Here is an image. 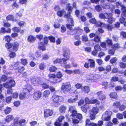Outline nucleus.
Instances as JSON below:
<instances>
[{
  "label": "nucleus",
  "mask_w": 126,
  "mask_h": 126,
  "mask_svg": "<svg viewBox=\"0 0 126 126\" xmlns=\"http://www.w3.org/2000/svg\"><path fill=\"white\" fill-rule=\"evenodd\" d=\"M3 39L7 42L5 44V46L7 49L11 48L13 47V49H16L17 47H18L19 43L17 41L14 42L13 43H11L10 42L12 40L11 37L9 35H6L3 37Z\"/></svg>",
  "instance_id": "f257e3e1"
},
{
  "label": "nucleus",
  "mask_w": 126,
  "mask_h": 126,
  "mask_svg": "<svg viewBox=\"0 0 126 126\" xmlns=\"http://www.w3.org/2000/svg\"><path fill=\"white\" fill-rule=\"evenodd\" d=\"M51 99V101L52 102L51 103V106L54 107H57L60 102H62L63 100L62 97L55 94L53 95Z\"/></svg>",
  "instance_id": "f03ea898"
},
{
  "label": "nucleus",
  "mask_w": 126,
  "mask_h": 126,
  "mask_svg": "<svg viewBox=\"0 0 126 126\" xmlns=\"http://www.w3.org/2000/svg\"><path fill=\"white\" fill-rule=\"evenodd\" d=\"M95 66V63L94 60L93 59H89L88 60V62H85L84 64V66L86 69L94 68Z\"/></svg>",
  "instance_id": "7ed1b4c3"
},
{
  "label": "nucleus",
  "mask_w": 126,
  "mask_h": 126,
  "mask_svg": "<svg viewBox=\"0 0 126 126\" xmlns=\"http://www.w3.org/2000/svg\"><path fill=\"white\" fill-rule=\"evenodd\" d=\"M83 32V30L80 28L79 27H75L71 31H68L67 32V34L68 35H73L74 34H80L82 33Z\"/></svg>",
  "instance_id": "20e7f679"
},
{
  "label": "nucleus",
  "mask_w": 126,
  "mask_h": 126,
  "mask_svg": "<svg viewBox=\"0 0 126 126\" xmlns=\"http://www.w3.org/2000/svg\"><path fill=\"white\" fill-rule=\"evenodd\" d=\"M111 112L109 110L105 112L102 117V120L107 121L110 120L111 118Z\"/></svg>",
  "instance_id": "39448f33"
},
{
  "label": "nucleus",
  "mask_w": 126,
  "mask_h": 126,
  "mask_svg": "<svg viewBox=\"0 0 126 126\" xmlns=\"http://www.w3.org/2000/svg\"><path fill=\"white\" fill-rule=\"evenodd\" d=\"M19 47V44L18 47H17V48H16L15 50L13 49V47H12L10 49H7L8 51L10 53H9L8 56L10 58H14L16 56V54L15 53L18 50Z\"/></svg>",
  "instance_id": "423d86ee"
},
{
  "label": "nucleus",
  "mask_w": 126,
  "mask_h": 126,
  "mask_svg": "<svg viewBox=\"0 0 126 126\" xmlns=\"http://www.w3.org/2000/svg\"><path fill=\"white\" fill-rule=\"evenodd\" d=\"M71 85L69 83L66 82L65 83H63L61 87L62 91L64 94H66L69 90V88Z\"/></svg>",
  "instance_id": "0eeeda50"
},
{
  "label": "nucleus",
  "mask_w": 126,
  "mask_h": 126,
  "mask_svg": "<svg viewBox=\"0 0 126 126\" xmlns=\"http://www.w3.org/2000/svg\"><path fill=\"white\" fill-rule=\"evenodd\" d=\"M85 102L86 104H96V105H99L100 103V102L96 99L91 100L87 97L85 98Z\"/></svg>",
  "instance_id": "6e6552de"
},
{
  "label": "nucleus",
  "mask_w": 126,
  "mask_h": 126,
  "mask_svg": "<svg viewBox=\"0 0 126 126\" xmlns=\"http://www.w3.org/2000/svg\"><path fill=\"white\" fill-rule=\"evenodd\" d=\"M19 63V62H16L14 65V66H16L18 67L16 69L15 72L16 73L21 74L25 70V68L23 66L18 67Z\"/></svg>",
  "instance_id": "1a4fd4ad"
},
{
  "label": "nucleus",
  "mask_w": 126,
  "mask_h": 126,
  "mask_svg": "<svg viewBox=\"0 0 126 126\" xmlns=\"http://www.w3.org/2000/svg\"><path fill=\"white\" fill-rule=\"evenodd\" d=\"M98 99L101 101H104L106 99V96L104 94V92L101 91H99L96 93Z\"/></svg>",
  "instance_id": "9d476101"
},
{
  "label": "nucleus",
  "mask_w": 126,
  "mask_h": 126,
  "mask_svg": "<svg viewBox=\"0 0 126 126\" xmlns=\"http://www.w3.org/2000/svg\"><path fill=\"white\" fill-rule=\"evenodd\" d=\"M56 77L58 79H53V83H55L59 82L61 80L60 79L63 76V74L60 71L57 72L56 75Z\"/></svg>",
  "instance_id": "9b49d317"
},
{
  "label": "nucleus",
  "mask_w": 126,
  "mask_h": 126,
  "mask_svg": "<svg viewBox=\"0 0 126 126\" xmlns=\"http://www.w3.org/2000/svg\"><path fill=\"white\" fill-rule=\"evenodd\" d=\"M100 26H101L105 29H106L108 31H111L113 28V26L109 24H106L101 22L99 25Z\"/></svg>",
  "instance_id": "f8f14e48"
},
{
  "label": "nucleus",
  "mask_w": 126,
  "mask_h": 126,
  "mask_svg": "<svg viewBox=\"0 0 126 126\" xmlns=\"http://www.w3.org/2000/svg\"><path fill=\"white\" fill-rule=\"evenodd\" d=\"M44 117H47L49 116H51L52 115L53 111L51 110L46 109L44 110Z\"/></svg>",
  "instance_id": "ddd939ff"
},
{
  "label": "nucleus",
  "mask_w": 126,
  "mask_h": 126,
  "mask_svg": "<svg viewBox=\"0 0 126 126\" xmlns=\"http://www.w3.org/2000/svg\"><path fill=\"white\" fill-rule=\"evenodd\" d=\"M42 93L39 91L34 92L33 94V98L36 100L39 99L41 97Z\"/></svg>",
  "instance_id": "4468645a"
},
{
  "label": "nucleus",
  "mask_w": 126,
  "mask_h": 126,
  "mask_svg": "<svg viewBox=\"0 0 126 126\" xmlns=\"http://www.w3.org/2000/svg\"><path fill=\"white\" fill-rule=\"evenodd\" d=\"M116 5L118 8L120 7H122V10L124 13V15L126 16V8L125 7L124 5L121 4V2H117Z\"/></svg>",
  "instance_id": "2eb2a0df"
},
{
  "label": "nucleus",
  "mask_w": 126,
  "mask_h": 126,
  "mask_svg": "<svg viewBox=\"0 0 126 126\" xmlns=\"http://www.w3.org/2000/svg\"><path fill=\"white\" fill-rule=\"evenodd\" d=\"M107 18L106 17V16H99L100 18H104V19H107V21L110 24H111L114 21V18L112 16H107Z\"/></svg>",
  "instance_id": "dca6fc26"
},
{
  "label": "nucleus",
  "mask_w": 126,
  "mask_h": 126,
  "mask_svg": "<svg viewBox=\"0 0 126 126\" xmlns=\"http://www.w3.org/2000/svg\"><path fill=\"white\" fill-rule=\"evenodd\" d=\"M45 43L42 42H40L38 43V48L43 51L46 50V45Z\"/></svg>",
  "instance_id": "f3484780"
},
{
  "label": "nucleus",
  "mask_w": 126,
  "mask_h": 126,
  "mask_svg": "<svg viewBox=\"0 0 126 126\" xmlns=\"http://www.w3.org/2000/svg\"><path fill=\"white\" fill-rule=\"evenodd\" d=\"M36 40V37L32 35H30L27 38L28 41L31 43H33Z\"/></svg>",
  "instance_id": "a211bd4d"
},
{
  "label": "nucleus",
  "mask_w": 126,
  "mask_h": 126,
  "mask_svg": "<svg viewBox=\"0 0 126 126\" xmlns=\"http://www.w3.org/2000/svg\"><path fill=\"white\" fill-rule=\"evenodd\" d=\"M57 14L58 16H70L67 15V13L66 14V11L64 10H63L61 11H58Z\"/></svg>",
  "instance_id": "6ab92c4d"
},
{
  "label": "nucleus",
  "mask_w": 126,
  "mask_h": 126,
  "mask_svg": "<svg viewBox=\"0 0 126 126\" xmlns=\"http://www.w3.org/2000/svg\"><path fill=\"white\" fill-rule=\"evenodd\" d=\"M75 97L73 99L70 98L68 99V102L69 103H72L77 101L78 99V95L75 94Z\"/></svg>",
  "instance_id": "aec40b11"
},
{
  "label": "nucleus",
  "mask_w": 126,
  "mask_h": 126,
  "mask_svg": "<svg viewBox=\"0 0 126 126\" xmlns=\"http://www.w3.org/2000/svg\"><path fill=\"white\" fill-rule=\"evenodd\" d=\"M89 105L87 104L84 105L81 107L82 110L85 113H86L87 112V110L89 109Z\"/></svg>",
  "instance_id": "412c9836"
},
{
  "label": "nucleus",
  "mask_w": 126,
  "mask_h": 126,
  "mask_svg": "<svg viewBox=\"0 0 126 126\" xmlns=\"http://www.w3.org/2000/svg\"><path fill=\"white\" fill-rule=\"evenodd\" d=\"M2 85L0 84V103L2 101L4 98L3 95L1 94L2 92Z\"/></svg>",
  "instance_id": "4be33fe9"
},
{
  "label": "nucleus",
  "mask_w": 126,
  "mask_h": 126,
  "mask_svg": "<svg viewBox=\"0 0 126 126\" xmlns=\"http://www.w3.org/2000/svg\"><path fill=\"white\" fill-rule=\"evenodd\" d=\"M66 9L68 10V12L67 13V15H70L73 9V8L71 7L69 3L67 4L66 6Z\"/></svg>",
  "instance_id": "5701e85b"
},
{
  "label": "nucleus",
  "mask_w": 126,
  "mask_h": 126,
  "mask_svg": "<svg viewBox=\"0 0 126 126\" xmlns=\"http://www.w3.org/2000/svg\"><path fill=\"white\" fill-rule=\"evenodd\" d=\"M66 109V107L63 105H62L60 107L59 110L60 113H64L65 112Z\"/></svg>",
  "instance_id": "b1692460"
},
{
  "label": "nucleus",
  "mask_w": 126,
  "mask_h": 126,
  "mask_svg": "<svg viewBox=\"0 0 126 126\" xmlns=\"http://www.w3.org/2000/svg\"><path fill=\"white\" fill-rule=\"evenodd\" d=\"M40 80L38 79H33L32 83L33 85L36 86H38L40 84Z\"/></svg>",
  "instance_id": "393cba45"
},
{
  "label": "nucleus",
  "mask_w": 126,
  "mask_h": 126,
  "mask_svg": "<svg viewBox=\"0 0 126 126\" xmlns=\"http://www.w3.org/2000/svg\"><path fill=\"white\" fill-rule=\"evenodd\" d=\"M14 118V117L13 115L10 114L6 116L5 121L7 122H9L12 120Z\"/></svg>",
  "instance_id": "a878e982"
},
{
  "label": "nucleus",
  "mask_w": 126,
  "mask_h": 126,
  "mask_svg": "<svg viewBox=\"0 0 126 126\" xmlns=\"http://www.w3.org/2000/svg\"><path fill=\"white\" fill-rule=\"evenodd\" d=\"M27 93L24 92V90L23 92L20 93L19 95V98L21 100L24 99L26 96Z\"/></svg>",
  "instance_id": "bb28decb"
},
{
  "label": "nucleus",
  "mask_w": 126,
  "mask_h": 126,
  "mask_svg": "<svg viewBox=\"0 0 126 126\" xmlns=\"http://www.w3.org/2000/svg\"><path fill=\"white\" fill-rule=\"evenodd\" d=\"M111 48L115 50L118 49L121 47L119 46V44L118 43H114L112 45Z\"/></svg>",
  "instance_id": "cd10ccee"
},
{
  "label": "nucleus",
  "mask_w": 126,
  "mask_h": 126,
  "mask_svg": "<svg viewBox=\"0 0 126 126\" xmlns=\"http://www.w3.org/2000/svg\"><path fill=\"white\" fill-rule=\"evenodd\" d=\"M15 122H17L18 123V124L20 126H24L25 125L26 120L25 119H21L19 121L17 120Z\"/></svg>",
  "instance_id": "c85d7f7f"
},
{
  "label": "nucleus",
  "mask_w": 126,
  "mask_h": 126,
  "mask_svg": "<svg viewBox=\"0 0 126 126\" xmlns=\"http://www.w3.org/2000/svg\"><path fill=\"white\" fill-rule=\"evenodd\" d=\"M98 109L96 107H94L92 109L90 110V112L91 113L96 114L98 112Z\"/></svg>",
  "instance_id": "c756f323"
},
{
  "label": "nucleus",
  "mask_w": 126,
  "mask_h": 126,
  "mask_svg": "<svg viewBox=\"0 0 126 126\" xmlns=\"http://www.w3.org/2000/svg\"><path fill=\"white\" fill-rule=\"evenodd\" d=\"M101 37L100 36L97 35L95 36L93 39L94 41L96 43H99L101 42Z\"/></svg>",
  "instance_id": "7c9ffc66"
},
{
  "label": "nucleus",
  "mask_w": 126,
  "mask_h": 126,
  "mask_svg": "<svg viewBox=\"0 0 126 126\" xmlns=\"http://www.w3.org/2000/svg\"><path fill=\"white\" fill-rule=\"evenodd\" d=\"M68 59L64 58H60V64L61 66H63L64 64L66 63V61Z\"/></svg>",
  "instance_id": "2f4dec72"
},
{
  "label": "nucleus",
  "mask_w": 126,
  "mask_h": 126,
  "mask_svg": "<svg viewBox=\"0 0 126 126\" xmlns=\"http://www.w3.org/2000/svg\"><path fill=\"white\" fill-rule=\"evenodd\" d=\"M68 92L71 94H74L76 93L77 90L75 89L74 88L71 87V85L70 87Z\"/></svg>",
  "instance_id": "473e14b6"
},
{
  "label": "nucleus",
  "mask_w": 126,
  "mask_h": 126,
  "mask_svg": "<svg viewBox=\"0 0 126 126\" xmlns=\"http://www.w3.org/2000/svg\"><path fill=\"white\" fill-rule=\"evenodd\" d=\"M109 96L111 98L115 99L117 98V95L116 92H113L110 93Z\"/></svg>",
  "instance_id": "72a5a7b5"
},
{
  "label": "nucleus",
  "mask_w": 126,
  "mask_h": 126,
  "mask_svg": "<svg viewBox=\"0 0 126 126\" xmlns=\"http://www.w3.org/2000/svg\"><path fill=\"white\" fill-rule=\"evenodd\" d=\"M106 71L104 72L105 74H107L108 72H110L111 70V66L109 65H108L105 69Z\"/></svg>",
  "instance_id": "f704fd0d"
},
{
  "label": "nucleus",
  "mask_w": 126,
  "mask_h": 126,
  "mask_svg": "<svg viewBox=\"0 0 126 126\" xmlns=\"http://www.w3.org/2000/svg\"><path fill=\"white\" fill-rule=\"evenodd\" d=\"M50 94V92L48 90H46L43 93V96L45 97H47Z\"/></svg>",
  "instance_id": "c9c22d12"
},
{
  "label": "nucleus",
  "mask_w": 126,
  "mask_h": 126,
  "mask_svg": "<svg viewBox=\"0 0 126 126\" xmlns=\"http://www.w3.org/2000/svg\"><path fill=\"white\" fill-rule=\"evenodd\" d=\"M65 17L66 16V18H67V20L69 24H72V25L73 26H74V22L73 20V19L70 17L71 16H64Z\"/></svg>",
  "instance_id": "e433bc0d"
},
{
  "label": "nucleus",
  "mask_w": 126,
  "mask_h": 126,
  "mask_svg": "<svg viewBox=\"0 0 126 126\" xmlns=\"http://www.w3.org/2000/svg\"><path fill=\"white\" fill-rule=\"evenodd\" d=\"M11 110L12 109L10 107H7L4 110V111L6 114H7L10 113Z\"/></svg>",
  "instance_id": "4c0bfd02"
},
{
  "label": "nucleus",
  "mask_w": 126,
  "mask_h": 126,
  "mask_svg": "<svg viewBox=\"0 0 126 126\" xmlns=\"http://www.w3.org/2000/svg\"><path fill=\"white\" fill-rule=\"evenodd\" d=\"M120 105L121 104L120 102L116 101L114 102L112 105V106L115 108H118Z\"/></svg>",
  "instance_id": "58836bf2"
},
{
  "label": "nucleus",
  "mask_w": 126,
  "mask_h": 126,
  "mask_svg": "<svg viewBox=\"0 0 126 126\" xmlns=\"http://www.w3.org/2000/svg\"><path fill=\"white\" fill-rule=\"evenodd\" d=\"M41 85L42 87L44 89H48L49 87V85L45 82H44Z\"/></svg>",
  "instance_id": "ea45409f"
},
{
  "label": "nucleus",
  "mask_w": 126,
  "mask_h": 126,
  "mask_svg": "<svg viewBox=\"0 0 126 126\" xmlns=\"http://www.w3.org/2000/svg\"><path fill=\"white\" fill-rule=\"evenodd\" d=\"M82 40L83 41L86 42L89 40L87 35H84L81 36Z\"/></svg>",
  "instance_id": "a19ab883"
},
{
  "label": "nucleus",
  "mask_w": 126,
  "mask_h": 126,
  "mask_svg": "<svg viewBox=\"0 0 126 126\" xmlns=\"http://www.w3.org/2000/svg\"><path fill=\"white\" fill-rule=\"evenodd\" d=\"M12 100V97L11 96L7 97L5 99V102L7 104L10 103Z\"/></svg>",
  "instance_id": "79ce46f5"
},
{
  "label": "nucleus",
  "mask_w": 126,
  "mask_h": 126,
  "mask_svg": "<svg viewBox=\"0 0 126 126\" xmlns=\"http://www.w3.org/2000/svg\"><path fill=\"white\" fill-rule=\"evenodd\" d=\"M20 60L21 63L23 65L25 66L27 64L28 62L27 59L22 58Z\"/></svg>",
  "instance_id": "37998d69"
},
{
  "label": "nucleus",
  "mask_w": 126,
  "mask_h": 126,
  "mask_svg": "<svg viewBox=\"0 0 126 126\" xmlns=\"http://www.w3.org/2000/svg\"><path fill=\"white\" fill-rule=\"evenodd\" d=\"M106 42L107 45L109 46H110L112 45L113 42L112 40L109 38H107L106 41Z\"/></svg>",
  "instance_id": "c03bdc74"
},
{
  "label": "nucleus",
  "mask_w": 126,
  "mask_h": 126,
  "mask_svg": "<svg viewBox=\"0 0 126 126\" xmlns=\"http://www.w3.org/2000/svg\"><path fill=\"white\" fill-rule=\"evenodd\" d=\"M63 56L64 57L66 58V59H68V58H69V55L66 50H65L63 51Z\"/></svg>",
  "instance_id": "a18cd8bd"
},
{
  "label": "nucleus",
  "mask_w": 126,
  "mask_h": 126,
  "mask_svg": "<svg viewBox=\"0 0 126 126\" xmlns=\"http://www.w3.org/2000/svg\"><path fill=\"white\" fill-rule=\"evenodd\" d=\"M57 69V68L55 66H52L49 68V71L51 72H55Z\"/></svg>",
  "instance_id": "49530a36"
},
{
  "label": "nucleus",
  "mask_w": 126,
  "mask_h": 126,
  "mask_svg": "<svg viewBox=\"0 0 126 126\" xmlns=\"http://www.w3.org/2000/svg\"><path fill=\"white\" fill-rule=\"evenodd\" d=\"M48 38L51 42L54 43L55 42V37L52 36L50 35L48 37Z\"/></svg>",
  "instance_id": "de8ad7c7"
},
{
  "label": "nucleus",
  "mask_w": 126,
  "mask_h": 126,
  "mask_svg": "<svg viewBox=\"0 0 126 126\" xmlns=\"http://www.w3.org/2000/svg\"><path fill=\"white\" fill-rule=\"evenodd\" d=\"M117 59L116 57H113L110 60V63L112 64L115 63L117 61Z\"/></svg>",
  "instance_id": "09e8293b"
},
{
  "label": "nucleus",
  "mask_w": 126,
  "mask_h": 126,
  "mask_svg": "<svg viewBox=\"0 0 126 126\" xmlns=\"http://www.w3.org/2000/svg\"><path fill=\"white\" fill-rule=\"evenodd\" d=\"M89 118L90 120H93L95 118V115L96 114L90 112Z\"/></svg>",
  "instance_id": "8fccbe9b"
},
{
  "label": "nucleus",
  "mask_w": 126,
  "mask_h": 126,
  "mask_svg": "<svg viewBox=\"0 0 126 126\" xmlns=\"http://www.w3.org/2000/svg\"><path fill=\"white\" fill-rule=\"evenodd\" d=\"M96 63L99 65H101L103 63V62L101 59H98L96 60Z\"/></svg>",
  "instance_id": "3c124183"
},
{
  "label": "nucleus",
  "mask_w": 126,
  "mask_h": 126,
  "mask_svg": "<svg viewBox=\"0 0 126 126\" xmlns=\"http://www.w3.org/2000/svg\"><path fill=\"white\" fill-rule=\"evenodd\" d=\"M12 29L13 31L17 32H19L20 30V28L16 27H14L12 28Z\"/></svg>",
  "instance_id": "603ef678"
},
{
  "label": "nucleus",
  "mask_w": 126,
  "mask_h": 126,
  "mask_svg": "<svg viewBox=\"0 0 126 126\" xmlns=\"http://www.w3.org/2000/svg\"><path fill=\"white\" fill-rule=\"evenodd\" d=\"M115 51L112 48V49H109L108 51V53L110 54V55H113L114 54Z\"/></svg>",
  "instance_id": "864d4df0"
},
{
  "label": "nucleus",
  "mask_w": 126,
  "mask_h": 126,
  "mask_svg": "<svg viewBox=\"0 0 126 126\" xmlns=\"http://www.w3.org/2000/svg\"><path fill=\"white\" fill-rule=\"evenodd\" d=\"M111 73L112 74L117 73H119V70L117 68H113L111 71Z\"/></svg>",
  "instance_id": "5fc2aeb1"
},
{
  "label": "nucleus",
  "mask_w": 126,
  "mask_h": 126,
  "mask_svg": "<svg viewBox=\"0 0 126 126\" xmlns=\"http://www.w3.org/2000/svg\"><path fill=\"white\" fill-rule=\"evenodd\" d=\"M64 118L65 117L63 115H60L58 118L57 120L60 122L61 123Z\"/></svg>",
  "instance_id": "6e6d98bb"
},
{
  "label": "nucleus",
  "mask_w": 126,
  "mask_h": 126,
  "mask_svg": "<svg viewBox=\"0 0 126 126\" xmlns=\"http://www.w3.org/2000/svg\"><path fill=\"white\" fill-rule=\"evenodd\" d=\"M75 117L77 119L80 120H81L82 118V115L79 113H78Z\"/></svg>",
  "instance_id": "4d7b16f0"
},
{
  "label": "nucleus",
  "mask_w": 126,
  "mask_h": 126,
  "mask_svg": "<svg viewBox=\"0 0 126 126\" xmlns=\"http://www.w3.org/2000/svg\"><path fill=\"white\" fill-rule=\"evenodd\" d=\"M117 118L120 119H122L123 118V114L121 113H118L116 115Z\"/></svg>",
  "instance_id": "13d9d810"
},
{
  "label": "nucleus",
  "mask_w": 126,
  "mask_h": 126,
  "mask_svg": "<svg viewBox=\"0 0 126 126\" xmlns=\"http://www.w3.org/2000/svg\"><path fill=\"white\" fill-rule=\"evenodd\" d=\"M118 79L119 78L118 77L113 76L112 77L111 80V81L112 82H116L118 81Z\"/></svg>",
  "instance_id": "bf43d9fd"
},
{
  "label": "nucleus",
  "mask_w": 126,
  "mask_h": 126,
  "mask_svg": "<svg viewBox=\"0 0 126 126\" xmlns=\"http://www.w3.org/2000/svg\"><path fill=\"white\" fill-rule=\"evenodd\" d=\"M84 91L86 93H88L90 92L89 87L88 86H85L84 87Z\"/></svg>",
  "instance_id": "052dcab7"
},
{
  "label": "nucleus",
  "mask_w": 126,
  "mask_h": 126,
  "mask_svg": "<svg viewBox=\"0 0 126 126\" xmlns=\"http://www.w3.org/2000/svg\"><path fill=\"white\" fill-rule=\"evenodd\" d=\"M119 66L121 68L124 69L126 68V64L123 62H121L119 63Z\"/></svg>",
  "instance_id": "680f3d73"
},
{
  "label": "nucleus",
  "mask_w": 126,
  "mask_h": 126,
  "mask_svg": "<svg viewBox=\"0 0 126 126\" xmlns=\"http://www.w3.org/2000/svg\"><path fill=\"white\" fill-rule=\"evenodd\" d=\"M48 77L50 79H54L55 78L56 75L55 74L49 73L48 74Z\"/></svg>",
  "instance_id": "e2e57ef3"
},
{
  "label": "nucleus",
  "mask_w": 126,
  "mask_h": 126,
  "mask_svg": "<svg viewBox=\"0 0 126 126\" xmlns=\"http://www.w3.org/2000/svg\"><path fill=\"white\" fill-rule=\"evenodd\" d=\"M118 108L120 110L122 111L124 110L125 109L126 106L125 105L122 104L121 105H120Z\"/></svg>",
  "instance_id": "0e129e2a"
},
{
  "label": "nucleus",
  "mask_w": 126,
  "mask_h": 126,
  "mask_svg": "<svg viewBox=\"0 0 126 126\" xmlns=\"http://www.w3.org/2000/svg\"><path fill=\"white\" fill-rule=\"evenodd\" d=\"M115 89L116 91H121L122 90V87L120 86H117L115 87Z\"/></svg>",
  "instance_id": "69168bd1"
},
{
  "label": "nucleus",
  "mask_w": 126,
  "mask_h": 126,
  "mask_svg": "<svg viewBox=\"0 0 126 126\" xmlns=\"http://www.w3.org/2000/svg\"><path fill=\"white\" fill-rule=\"evenodd\" d=\"M25 24L26 22L24 21H20L18 23V24L20 27H23Z\"/></svg>",
  "instance_id": "338daca9"
},
{
  "label": "nucleus",
  "mask_w": 126,
  "mask_h": 126,
  "mask_svg": "<svg viewBox=\"0 0 126 126\" xmlns=\"http://www.w3.org/2000/svg\"><path fill=\"white\" fill-rule=\"evenodd\" d=\"M9 83L11 87L14 86L15 85V81L13 80H11L9 81Z\"/></svg>",
  "instance_id": "774afa93"
}]
</instances>
